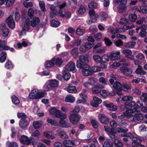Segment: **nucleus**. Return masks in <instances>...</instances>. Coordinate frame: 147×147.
<instances>
[{"instance_id":"1","label":"nucleus","mask_w":147,"mask_h":147,"mask_svg":"<svg viewBox=\"0 0 147 147\" xmlns=\"http://www.w3.org/2000/svg\"><path fill=\"white\" fill-rule=\"evenodd\" d=\"M51 87L50 84L46 83L44 85L43 88L44 90H39L37 88H34L32 90L31 93L28 95L29 99H40L43 97L45 94V91L50 90Z\"/></svg>"},{"instance_id":"2","label":"nucleus","mask_w":147,"mask_h":147,"mask_svg":"<svg viewBox=\"0 0 147 147\" xmlns=\"http://www.w3.org/2000/svg\"><path fill=\"white\" fill-rule=\"evenodd\" d=\"M125 108L127 109L123 114L128 117H131L133 113L136 111L140 107H142L143 105V104L141 103L139 101H137L136 104L135 102L131 101L130 103L125 102Z\"/></svg>"},{"instance_id":"3","label":"nucleus","mask_w":147,"mask_h":147,"mask_svg":"<svg viewBox=\"0 0 147 147\" xmlns=\"http://www.w3.org/2000/svg\"><path fill=\"white\" fill-rule=\"evenodd\" d=\"M24 22L25 23L24 28L26 30L30 29V26L35 27L38 25L40 22V20L38 17H34L29 18H28L25 19Z\"/></svg>"},{"instance_id":"4","label":"nucleus","mask_w":147,"mask_h":147,"mask_svg":"<svg viewBox=\"0 0 147 147\" xmlns=\"http://www.w3.org/2000/svg\"><path fill=\"white\" fill-rule=\"evenodd\" d=\"M113 2L116 4H119L117 9L120 12H125L126 10V5L127 3V0H113Z\"/></svg>"},{"instance_id":"5","label":"nucleus","mask_w":147,"mask_h":147,"mask_svg":"<svg viewBox=\"0 0 147 147\" xmlns=\"http://www.w3.org/2000/svg\"><path fill=\"white\" fill-rule=\"evenodd\" d=\"M131 138L133 142L131 145L133 147H145L144 145L140 144L142 140L136 135H134Z\"/></svg>"},{"instance_id":"6","label":"nucleus","mask_w":147,"mask_h":147,"mask_svg":"<svg viewBox=\"0 0 147 147\" xmlns=\"http://www.w3.org/2000/svg\"><path fill=\"white\" fill-rule=\"evenodd\" d=\"M79 60H77L76 63V66L77 67L79 68H82L83 66L88 63L89 60L87 57L84 55H80L79 57Z\"/></svg>"},{"instance_id":"7","label":"nucleus","mask_w":147,"mask_h":147,"mask_svg":"<svg viewBox=\"0 0 147 147\" xmlns=\"http://www.w3.org/2000/svg\"><path fill=\"white\" fill-rule=\"evenodd\" d=\"M80 116L76 113H73L70 112L69 117L70 121L73 124H76L79 121L80 119Z\"/></svg>"},{"instance_id":"8","label":"nucleus","mask_w":147,"mask_h":147,"mask_svg":"<svg viewBox=\"0 0 147 147\" xmlns=\"http://www.w3.org/2000/svg\"><path fill=\"white\" fill-rule=\"evenodd\" d=\"M132 117H130V119L131 121H139L143 119L144 118V116L142 114L140 113L139 111L137 110L134 113H133Z\"/></svg>"},{"instance_id":"9","label":"nucleus","mask_w":147,"mask_h":147,"mask_svg":"<svg viewBox=\"0 0 147 147\" xmlns=\"http://www.w3.org/2000/svg\"><path fill=\"white\" fill-rule=\"evenodd\" d=\"M82 68V73L83 75L88 76L92 74V68H91L90 66L87 64L84 65Z\"/></svg>"},{"instance_id":"10","label":"nucleus","mask_w":147,"mask_h":147,"mask_svg":"<svg viewBox=\"0 0 147 147\" xmlns=\"http://www.w3.org/2000/svg\"><path fill=\"white\" fill-rule=\"evenodd\" d=\"M116 130L118 133H121V135L123 137H129L131 135L130 133H127L128 130L127 129H124L120 127H117Z\"/></svg>"},{"instance_id":"11","label":"nucleus","mask_w":147,"mask_h":147,"mask_svg":"<svg viewBox=\"0 0 147 147\" xmlns=\"http://www.w3.org/2000/svg\"><path fill=\"white\" fill-rule=\"evenodd\" d=\"M0 29L2 30V35L5 37L8 36L9 33V30L5 27V24L3 23L0 24Z\"/></svg>"},{"instance_id":"12","label":"nucleus","mask_w":147,"mask_h":147,"mask_svg":"<svg viewBox=\"0 0 147 147\" xmlns=\"http://www.w3.org/2000/svg\"><path fill=\"white\" fill-rule=\"evenodd\" d=\"M32 140L30 138H29L26 136L22 135L20 137V141L23 144L29 145L31 143Z\"/></svg>"},{"instance_id":"13","label":"nucleus","mask_w":147,"mask_h":147,"mask_svg":"<svg viewBox=\"0 0 147 147\" xmlns=\"http://www.w3.org/2000/svg\"><path fill=\"white\" fill-rule=\"evenodd\" d=\"M6 22L10 28L13 29L15 28V22L13 20V16L9 17L6 19Z\"/></svg>"},{"instance_id":"14","label":"nucleus","mask_w":147,"mask_h":147,"mask_svg":"<svg viewBox=\"0 0 147 147\" xmlns=\"http://www.w3.org/2000/svg\"><path fill=\"white\" fill-rule=\"evenodd\" d=\"M114 88L117 91V93L120 95L121 94V91L122 90V86L119 82L116 81L114 83L113 85Z\"/></svg>"},{"instance_id":"15","label":"nucleus","mask_w":147,"mask_h":147,"mask_svg":"<svg viewBox=\"0 0 147 147\" xmlns=\"http://www.w3.org/2000/svg\"><path fill=\"white\" fill-rule=\"evenodd\" d=\"M93 99L94 102L92 101L90 104L93 107H97L102 102V100L96 96L93 97Z\"/></svg>"},{"instance_id":"16","label":"nucleus","mask_w":147,"mask_h":147,"mask_svg":"<svg viewBox=\"0 0 147 147\" xmlns=\"http://www.w3.org/2000/svg\"><path fill=\"white\" fill-rule=\"evenodd\" d=\"M107 30L108 33H110L112 34H116L124 31L122 28H119V29H115L111 26L109 27L107 29Z\"/></svg>"},{"instance_id":"17","label":"nucleus","mask_w":147,"mask_h":147,"mask_svg":"<svg viewBox=\"0 0 147 147\" xmlns=\"http://www.w3.org/2000/svg\"><path fill=\"white\" fill-rule=\"evenodd\" d=\"M66 69L68 71H72L73 72H76V71L75 63L71 62H70L68 63L66 67Z\"/></svg>"},{"instance_id":"18","label":"nucleus","mask_w":147,"mask_h":147,"mask_svg":"<svg viewBox=\"0 0 147 147\" xmlns=\"http://www.w3.org/2000/svg\"><path fill=\"white\" fill-rule=\"evenodd\" d=\"M120 53L119 51H117L116 53H111L110 54V58L113 61L117 60L120 57Z\"/></svg>"},{"instance_id":"19","label":"nucleus","mask_w":147,"mask_h":147,"mask_svg":"<svg viewBox=\"0 0 147 147\" xmlns=\"http://www.w3.org/2000/svg\"><path fill=\"white\" fill-rule=\"evenodd\" d=\"M122 53L127 58L132 60L134 59V57L132 55V52L131 50L128 49H124Z\"/></svg>"},{"instance_id":"20","label":"nucleus","mask_w":147,"mask_h":147,"mask_svg":"<svg viewBox=\"0 0 147 147\" xmlns=\"http://www.w3.org/2000/svg\"><path fill=\"white\" fill-rule=\"evenodd\" d=\"M98 117L100 122L102 123L107 124L109 122V118L105 116L104 114H99Z\"/></svg>"},{"instance_id":"21","label":"nucleus","mask_w":147,"mask_h":147,"mask_svg":"<svg viewBox=\"0 0 147 147\" xmlns=\"http://www.w3.org/2000/svg\"><path fill=\"white\" fill-rule=\"evenodd\" d=\"M57 132L58 133L59 135L61 138L63 139H67L69 136L63 130L60 129L57 130Z\"/></svg>"},{"instance_id":"22","label":"nucleus","mask_w":147,"mask_h":147,"mask_svg":"<svg viewBox=\"0 0 147 147\" xmlns=\"http://www.w3.org/2000/svg\"><path fill=\"white\" fill-rule=\"evenodd\" d=\"M141 30L139 33V35L141 37L145 36L146 34V29L147 28V26L143 25L141 26Z\"/></svg>"},{"instance_id":"23","label":"nucleus","mask_w":147,"mask_h":147,"mask_svg":"<svg viewBox=\"0 0 147 147\" xmlns=\"http://www.w3.org/2000/svg\"><path fill=\"white\" fill-rule=\"evenodd\" d=\"M20 127L22 129H24L29 125V123L26 120L20 121L19 123Z\"/></svg>"},{"instance_id":"24","label":"nucleus","mask_w":147,"mask_h":147,"mask_svg":"<svg viewBox=\"0 0 147 147\" xmlns=\"http://www.w3.org/2000/svg\"><path fill=\"white\" fill-rule=\"evenodd\" d=\"M30 44L28 41L26 39H23V41L22 43H18L17 45L18 48L21 49L22 46L26 47L28 45Z\"/></svg>"},{"instance_id":"25","label":"nucleus","mask_w":147,"mask_h":147,"mask_svg":"<svg viewBox=\"0 0 147 147\" xmlns=\"http://www.w3.org/2000/svg\"><path fill=\"white\" fill-rule=\"evenodd\" d=\"M122 143L117 139H115L113 143H112V147H122Z\"/></svg>"},{"instance_id":"26","label":"nucleus","mask_w":147,"mask_h":147,"mask_svg":"<svg viewBox=\"0 0 147 147\" xmlns=\"http://www.w3.org/2000/svg\"><path fill=\"white\" fill-rule=\"evenodd\" d=\"M55 58H53L50 60L46 61L45 66L47 67H50L53 66L55 65L54 62Z\"/></svg>"},{"instance_id":"27","label":"nucleus","mask_w":147,"mask_h":147,"mask_svg":"<svg viewBox=\"0 0 147 147\" xmlns=\"http://www.w3.org/2000/svg\"><path fill=\"white\" fill-rule=\"evenodd\" d=\"M44 136L47 138L54 139L55 138L54 134L51 132L47 131L44 132Z\"/></svg>"},{"instance_id":"28","label":"nucleus","mask_w":147,"mask_h":147,"mask_svg":"<svg viewBox=\"0 0 147 147\" xmlns=\"http://www.w3.org/2000/svg\"><path fill=\"white\" fill-rule=\"evenodd\" d=\"M50 9L52 12L56 16H59V11H57V7L54 5H51L50 7Z\"/></svg>"},{"instance_id":"29","label":"nucleus","mask_w":147,"mask_h":147,"mask_svg":"<svg viewBox=\"0 0 147 147\" xmlns=\"http://www.w3.org/2000/svg\"><path fill=\"white\" fill-rule=\"evenodd\" d=\"M66 6V4L65 2H64L63 3L60 4L59 6V16H63V9Z\"/></svg>"},{"instance_id":"30","label":"nucleus","mask_w":147,"mask_h":147,"mask_svg":"<svg viewBox=\"0 0 147 147\" xmlns=\"http://www.w3.org/2000/svg\"><path fill=\"white\" fill-rule=\"evenodd\" d=\"M59 111H60V110L57 109L55 107H53L50 109L49 112L52 115L56 117Z\"/></svg>"},{"instance_id":"31","label":"nucleus","mask_w":147,"mask_h":147,"mask_svg":"<svg viewBox=\"0 0 147 147\" xmlns=\"http://www.w3.org/2000/svg\"><path fill=\"white\" fill-rule=\"evenodd\" d=\"M33 125L35 129H38L41 128L42 126V122L40 121H34L33 123Z\"/></svg>"},{"instance_id":"32","label":"nucleus","mask_w":147,"mask_h":147,"mask_svg":"<svg viewBox=\"0 0 147 147\" xmlns=\"http://www.w3.org/2000/svg\"><path fill=\"white\" fill-rule=\"evenodd\" d=\"M88 7L90 8H93L95 9H98L100 7L99 4L94 2H92L89 3L88 5Z\"/></svg>"},{"instance_id":"33","label":"nucleus","mask_w":147,"mask_h":147,"mask_svg":"<svg viewBox=\"0 0 147 147\" xmlns=\"http://www.w3.org/2000/svg\"><path fill=\"white\" fill-rule=\"evenodd\" d=\"M67 92L69 93H76L77 92L76 87L74 86H69L67 87Z\"/></svg>"},{"instance_id":"34","label":"nucleus","mask_w":147,"mask_h":147,"mask_svg":"<svg viewBox=\"0 0 147 147\" xmlns=\"http://www.w3.org/2000/svg\"><path fill=\"white\" fill-rule=\"evenodd\" d=\"M63 77L65 80H68L71 77V74L68 71H64L63 72Z\"/></svg>"},{"instance_id":"35","label":"nucleus","mask_w":147,"mask_h":147,"mask_svg":"<svg viewBox=\"0 0 147 147\" xmlns=\"http://www.w3.org/2000/svg\"><path fill=\"white\" fill-rule=\"evenodd\" d=\"M59 125L61 127H68L71 126V124L69 123H67L62 120H60Z\"/></svg>"},{"instance_id":"36","label":"nucleus","mask_w":147,"mask_h":147,"mask_svg":"<svg viewBox=\"0 0 147 147\" xmlns=\"http://www.w3.org/2000/svg\"><path fill=\"white\" fill-rule=\"evenodd\" d=\"M135 72L136 74L140 75H144L146 74V72L143 70L141 66H138V68L135 71Z\"/></svg>"},{"instance_id":"37","label":"nucleus","mask_w":147,"mask_h":147,"mask_svg":"<svg viewBox=\"0 0 147 147\" xmlns=\"http://www.w3.org/2000/svg\"><path fill=\"white\" fill-rule=\"evenodd\" d=\"M49 84L51 87L55 88L58 85V82L55 80H51L49 81Z\"/></svg>"},{"instance_id":"38","label":"nucleus","mask_w":147,"mask_h":147,"mask_svg":"<svg viewBox=\"0 0 147 147\" xmlns=\"http://www.w3.org/2000/svg\"><path fill=\"white\" fill-rule=\"evenodd\" d=\"M55 58L54 59V62L55 63V64L57 65L58 66H61L63 63V61L62 60V59L60 58L57 57V58Z\"/></svg>"},{"instance_id":"39","label":"nucleus","mask_w":147,"mask_h":147,"mask_svg":"<svg viewBox=\"0 0 147 147\" xmlns=\"http://www.w3.org/2000/svg\"><path fill=\"white\" fill-rule=\"evenodd\" d=\"M140 99L144 103L145 105L147 106V94L143 93L141 95Z\"/></svg>"},{"instance_id":"40","label":"nucleus","mask_w":147,"mask_h":147,"mask_svg":"<svg viewBox=\"0 0 147 147\" xmlns=\"http://www.w3.org/2000/svg\"><path fill=\"white\" fill-rule=\"evenodd\" d=\"M71 53L74 58L76 59L78 55V49L77 48L71 50Z\"/></svg>"},{"instance_id":"41","label":"nucleus","mask_w":147,"mask_h":147,"mask_svg":"<svg viewBox=\"0 0 147 147\" xmlns=\"http://www.w3.org/2000/svg\"><path fill=\"white\" fill-rule=\"evenodd\" d=\"M89 14L91 17H94V19H97L98 17V16L95 14V11L93 9H91L89 11Z\"/></svg>"},{"instance_id":"42","label":"nucleus","mask_w":147,"mask_h":147,"mask_svg":"<svg viewBox=\"0 0 147 147\" xmlns=\"http://www.w3.org/2000/svg\"><path fill=\"white\" fill-rule=\"evenodd\" d=\"M94 61L97 63H100L102 62V57L99 55H94L93 57Z\"/></svg>"},{"instance_id":"43","label":"nucleus","mask_w":147,"mask_h":147,"mask_svg":"<svg viewBox=\"0 0 147 147\" xmlns=\"http://www.w3.org/2000/svg\"><path fill=\"white\" fill-rule=\"evenodd\" d=\"M47 121L48 123L53 126H57L59 125V124L57 121L51 119L49 118L47 119Z\"/></svg>"},{"instance_id":"44","label":"nucleus","mask_w":147,"mask_h":147,"mask_svg":"<svg viewBox=\"0 0 147 147\" xmlns=\"http://www.w3.org/2000/svg\"><path fill=\"white\" fill-rule=\"evenodd\" d=\"M110 56L107 54H105L102 56V61L104 63H107L109 61Z\"/></svg>"},{"instance_id":"45","label":"nucleus","mask_w":147,"mask_h":147,"mask_svg":"<svg viewBox=\"0 0 147 147\" xmlns=\"http://www.w3.org/2000/svg\"><path fill=\"white\" fill-rule=\"evenodd\" d=\"M85 30L84 28L80 27L76 30V33L80 36H82L84 33Z\"/></svg>"},{"instance_id":"46","label":"nucleus","mask_w":147,"mask_h":147,"mask_svg":"<svg viewBox=\"0 0 147 147\" xmlns=\"http://www.w3.org/2000/svg\"><path fill=\"white\" fill-rule=\"evenodd\" d=\"M115 134L116 132L113 129H112L111 131L108 134L111 138L115 140V139H117V137L116 136Z\"/></svg>"},{"instance_id":"47","label":"nucleus","mask_w":147,"mask_h":147,"mask_svg":"<svg viewBox=\"0 0 147 147\" xmlns=\"http://www.w3.org/2000/svg\"><path fill=\"white\" fill-rule=\"evenodd\" d=\"M58 114L57 115V117L61 119H65L67 117V115L66 114L62 113L61 111H59Z\"/></svg>"},{"instance_id":"48","label":"nucleus","mask_w":147,"mask_h":147,"mask_svg":"<svg viewBox=\"0 0 147 147\" xmlns=\"http://www.w3.org/2000/svg\"><path fill=\"white\" fill-rule=\"evenodd\" d=\"M136 15L134 14H130L128 16V18L129 20L131 22H134L135 21L137 18Z\"/></svg>"},{"instance_id":"49","label":"nucleus","mask_w":147,"mask_h":147,"mask_svg":"<svg viewBox=\"0 0 147 147\" xmlns=\"http://www.w3.org/2000/svg\"><path fill=\"white\" fill-rule=\"evenodd\" d=\"M75 100L74 97L68 95L65 98V101L67 102H72L75 101Z\"/></svg>"},{"instance_id":"50","label":"nucleus","mask_w":147,"mask_h":147,"mask_svg":"<svg viewBox=\"0 0 147 147\" xmlns=\"http://www.w3.org/2000/svg\"><path fill=\"white\" fill-rule=\"evenodd\" d=\"M7 55L5 52H2L0 55V62L3 63L5 61Z\"/></svg>"},{"instance_id":"51","label":"nucleus","mask_w":147,"mask_h":147,"mask_svg":"<svg viewBox=\"0 0 147 147\" xmlns=\"http://www.w3.org/2000/svg\"><path fill=\"white\" fill-rule=\"evenodd\" d=\"M5 67L7 69H12L13 67V66L11 61L8 60L5 65Z\"/></svg>"},{"instance_id":"52","label":"nucleus","mask_w":147,"mask_h":147,"mask_svg":"<svg viewBox=\"0 0 147 147\" xmlns=\"http://www.w3.org/2000/svg\"><path fill=\"white\" fill-rule=\"evenodd\" d=\"M134 25L132 23H130L124 25L123 26V28L125 30H128L131 28H134Z\"/></svg>"},{"instance_id":"53","label":"nucleus","mask_w":147,"mask_h":147,"mask_svg":"<svg viewBox=\"0 0 147 147\" xmlns=\"http://www.w3.org/2000/svg\"><path fill=\"white\" fill-rule=\"evenodd\" d=\"M136 43L135 42H130L127 43L125 44V47L129 48H133L136 45Z\"/></svg>"},{"instance_id":"54","label":"nucleus","mask_w":147,"mask_h":147,"mask_svg":"<svg viewBox=\"0 0 147 147\" xmlns=\"http://www.w3.org/2000/svg\"><path fill=\"white\" fill-rule=\"evenodd\" d=\"M99 16L101 17V20L103 21H105L108 17L107 13L104 12H100L99 14Z\"/></svg>"},{"instance_id":"55","label":"nucleus","mask_w":147,"mask_h":147,"mask_svg":"<svg viewBox=\"0 0 147 147\" xmlns=\"http://www.w3.org/2000/svg\"><path fill=\"white\" fill-rule=\"evenodd\" d=\"M34 11L32 8H30L28 11V14L30 18H33L34 16Z\"/></svg>"},{"instance_id":"56","label":"nucleus","mask_w":147,"mask_h":147,"mask_svg":"<svg viewBox=\"0 0 147 147\" xmlns=\"http://www.w3.org/2000/svg\"><path fill=\"white\" fill-rule=\"evenodd\" d=\"M6 145L9 147H18L17 144L14 142H11L8 141Z\"/></svg>"},{"instance_id":"57","label":"nucleus","mask_w":147,"mask_h":147,"mask_svg":"<svg viewBox=\"0 0 147 147\" xmlns=\"http://www.w3.org/2000/svg\"><path fill=\"white\" fill-rule=\"evenodd\" d=\"M17 116L18 118L21 119L23 120H25L27 117L26 115L24 113H18Z\"/></svg>"},{"instance_id":"58","label":"nucleus","mask_w":147,"mask_h":147,"mask_svg":"<svg viewBox=\"0 0 147 147\" xmlns=\"http://www.w3.org/2000/svg\"><path fill=\"white\" fill-rule=\"evenodd\" d=\"M51 26L53 27H57L59 26L60 23L59 21H56L53 20L51 21Z\"/></svg>"},{"instance_id":"59","label":"nucleus","mask_w":147,"mask_h":147,"mask_svg":"<svg viewBox=\"0 0 147 147\" xmlns=\"http://www.w3.org/2000/svg\"><path fill=\"white\" fill-rule=\"evenodd\" d=\"M12 101L13 104H18L19 102L20 101L18 98L15 95H13L11 97Z\"/></svg>"},{"instance_id":"60","label":"nucleus","mask_w":147,"mask_h":147,"mask_svg":"<svg viewBox=\"0 0 147 147\" xmlns=\"http://www.w3.org/2000/svg\"><path fill=\"white\" fill-rule=\"evenodd\" d=\"M131 86L127 84H125L123 85L122 90H123L124 91H128L129 90H131Z\"/></svg>"},{"instance_id":"61","label":"nucleus","mask_w":147,"mask_h":147,"mask_svg":"<svg viewBox=\"0 0 147 147\" xmlns=\"http://www.w3.org/2000/svg\"><path fill=\"white\" fill-rule=\"evenodd\" d=\"M112 143L110 140H108L104 142L103 146L104 147H111Z\"/></svg>"},{"instance_id":"62","label":"nucleus","mask_w":147,"mask_h":147,"mask_svg":"<svg viewBox=\"0 0 147 147\" xmlns=\"http://www.w3.org/2000/svg\"><path fill=\"white\" fill-rule=\"evenodd\" d=\"M94 80L92 78H90L88 82H86L83 84L84 86L85 87H88L90 85L92 84V81Z\"/></svg>"},{"instance_id":"63","label":"nucleus","mask_w":147,"mask_h":147,"mask_svg":"<svg viewBox=\"0 0 147 147\" xmlns=\"http://www.w3.org/2000/svg\"><path fill=\"white\" fill-rule=\"evenodd\" d=\"M86 9L83 6H81L78 10V13L80 14H83L86 12Z\"/></svg>"},{"instance_id":"64","label":"nucleus","mask_w":147,"mask_h":147,"mask_svg":"<svg viewBox=\"0 0 147 147\" xmlns=\"http://www.w3.org/2000/svg\"><path fill=\"white\" fill-rule=\"evenodd\" d=\"M140 12L147 14V6L146 5L142 6L140 7Z\"/></svg>"}]
</instances>
